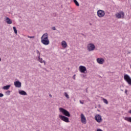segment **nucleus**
<instances>
[{"mask_svg": "<svg viewBox=\"0 0 131 131\" xmlns=\"http://www.w3.org/2000/svg\"><path fill=\"white\" fill-rule=\"evenodd\" d=\"M41 42L45 46H49L50 45V40L49 39V34L45 33L41 37Z\"/></svg>", "mask_w": 131, "mask_h": 131, "instance_id": "f257e3e1", "label": "nucleus"}, {"mask_svg": "<svg viewBox=\"0 0 131 131\" xmlns=\"http://www.w3.org/2000/svg\"><path fill=\"white\" fill-rule=\"evenodd\" d=\"M116 17L117 19H124V12L123 11H120L115 14Z\"/></svg>", "mask_w": 131, "mask_h": 131, "instance_id": "f03ea898", "label": "nucleus"}, {"mask_svg": "<svg viewBox=\"0 0 131 131\" xmlns=\"http://www.w3.org/2000/svg\"><path fill=\"white\" fill-rule=\"evenodd\" d=\"M59 111H60V112H61V113H62V114H63V115H64L65 116H67L68 117H70V113H69V112H68V111L62 107H60Z\"/></svg>", "mask_w": 131, "mask_h": 131, "instance_id": "7ed1b4c3", "label": "nucleus"}, {"mask_svg": "<svg viewBox=\"0 0 131 131\" xmlns=\"http://www.w3.org/2000/svg\"><path fill=\"white\" fill-rule=\"evenodd\" d=\"M94 119L98 123H101L102 121H103V119H102V116L99 114H97L95 117Z\"/></svg>", "mask_w": 131, "mask_h": 131, "instance_id": "20e7f679", "label": "nucleus"}, {"mask_svg": "<svg viewBox=\"0 0 131 131\" xmlns=\"http://www.w3.org/2000/svg\"><path fill=\"white\" fill-rule=\"evenodd\" d=\"M124 79L126 81V82L129 84V85H131V78L127 74H125L124 75Z\"/></svg>", "mask_w": 131, "mask_h": 131, "instance_id": "39448f33", "label": "nucleus"}, {"mask_svg": "<svg viewBox=\"0 0 131 131\" xmlns=\"http://www.w3.org/2000/svg\"><path fill=\"white\" fill-rule=\"evenodd\" d=\"M87 49L89 52H92L96 49V47L95 46V45L93 43H89L87 46Z\"/></svg>", "mask_w": 131, "mask_h": 131, "instance_id": "423d86ee", "label": "nucleus"}, {"mask_svg": "<svg viewBox=\"0 0 131 131\" xmlns=\"http://www.w3.org/2000/svg\"><path fill=\"white\" fill-rule=\"evenodd\" d=\"M80 120L81 123H82L83 124H86V118L83 114H80Z\"/></svg>", "mask_w": 131, "mask_h": 131, "instance_id": "0eeeda50", "label": "nucleus"}, {"mask_svg": "<svg viewBox=\"0 0 131 131\" xmlns=\"http://www.w3.org/2000/svg\"><path fill=\"white\" fill-rule=\"evenodd\" d=\"M59 118H60L61 120H62V121H64V122H67V123L70 122L69 118H68L65 116L59 115Z\"/></svg>", "mask_w": 131, "mask_h": 131, "instance_id": "6e6552de", "label": "nucleus"}, {"mask_svg": "<svg viewBox=\"0 0 131 131\" xmlns=\"http://www.w3.org/2000/svg\"><path fill=\"white\" fill-rule=\"evenodd\" d=\"M97 15L98 17H99V18H103V17L105 16V11L102 10H98Z\"/></svg>", "mask_w": 131, "mask_h": 131, "instance_id": "1a4fd4ad", "label": "nucleus"}, {"mask_svg": "<svg viewBox=\"0 0 131 131\" xmlns=\"http://www.w3.org/2000/svg\"><path fill=\"white\" fill-rule=\"evenodd\" d=\"M79 70L81 73H85V71H86V68L83 66H80L79 67Z\"/></svg>", "mask_w": 131, "mask_h": 131, "instance_id": "9d476101", "label": "nucleus"}, {"mask_svg": "<svg viewBox=\"0 0 131 131\" xmlns=\"http://www.w3.org/2000/svg\"><path fill=\"white\" fill-rule=\"evenodd\" d=\"M96 61L98 64H104V62H105V60L103 59V58H98L96 59Z\"/></svg>", "mask_w": 131, "mask_h": 131, "instance_id": "9b49d317", "label": "nucleus"}, {"mask_svg": "<svg viewBox=\"0 0 131 131\" xmlns=\"http://www.w3.org/2000/svg\"><path fill=\"white\" fill-rule=\"evenodd\" d=\"M14 85L15 88H21V82L18 81L14 82Z\"/></svg>", "mask_w": 131, "mask_h": 131, "instance_id": "f8f14e48", "label": "nucleus"}, {"mask_svg": "<svg viewBox=\"0 0 131 131\" xmlns=\"http://www.w3.org/2000/svg\"><path fill=\"white\" fill-rule=\"evenodd\" d=\"M61 46L62 48H64V49H66V48H67V43L65 41H62L61 42Z\"/></svg>", "mask_w": 131, "mask_h": 131, "instance_id": "ddd939ff", "label": "nucleus"}, {"mask_svg": "<svg viewBox=\"0 0 131 131\" xmlns=\"http://www.w3.org/2000/svg\"><path fill=\"white\" fill-rule=\"evenodd\" d=\"M38 61L40 63H43L44 65H46V61L42 60V58H40V56H38Z\"/></svg>", "mask_w": 131, "mask_h": 131, "instance_id": "4468645a", "label": "nucleus"}, {"mask_svg": "<svg viewBox=\"0 0 131 131\" xmlns=\"http://www.w3.org/2000/svg\"><path fill=\"white\" fill-rule=\"evenodd\" d=\"M6 21L7 24H12V21L11 20V19H10V18L9 17L6 18Z\"/></svg>", "mask_w": 131, "mask_h": 131, "instance_id": "2eb2a0df", "label": "nucleus"}, {"mask_svg": "<svg viewBox=\"0 0 131 131\" xmlns=\"http://www.w3.org/2000/svg\"><path fill=\"white\" fill-rule=\"evenodd\" d=\"M19 94L20 95H21L22 96H26V95H27V93L25 91H19Z\"/></svg>", "mask_w": 131, "mask_h": 131, "instance_id": "dca6fc26", "label": "nucleus"}, {"mask_svg": "<svg viewBox=\"0 0 131 131\" xmlns=\"http://www.w3.org/2000/svg\"><path fill=\"white\" fill-rule=\"evenodd\" d=\"M11 88V85H7L3 87V90H8Z\"/></svg>", "mask_w": 131, "mask_h": 131, "instance_id": "f3484780", "label": "nucleus"}, {"mask_svg": "<svg viewBox=\"0 0 131 131\" xmlns=\"http://www.w3.org/2000/svg\"><path fill=\"white\" fill-rule=\"evenodd\" d=\"M125 120H126V121H128V122H130L131 123V117H126L125 118Z\"/></svg>", "mask_w": 131, "mask_h": 131, "instance_id": "a211bd4d", "label": "nucleus"}, {"mask_svg": "<svg viewBox=\"0 0 131 131\" xmlns=\"http://www.w3.org/2000/svg\"><path fill=\"white\" fill-rule=\"evenodd\" d=\"M74 3H75V4L76 6H77V7H79V3H78L77 1L74 0Z\"/></svg>", "mask_w": 131, "mask_h": 131, "instance_id": "6ab92c4d", "label": "nucleus"}, {"mask_svg": "<svg viewBox=\"0 0 131 131\" xmlns=\"http://www.w3.org/2000/svg\"><path fill=\"white\" fill-rule=\"evenodd\" d=\"M13 29L14 31V33H15V34H17L18 33V31H17V29H16V27H13Z\"/></svg>", "mask_w": 131, "mask_h": 131, "instance_id": "aec40b11", "label": "nucleus"}, {"mask_svg": "<svg viewBox=\"0 0 131 131\" xmlns=\"http://www.w3.org/2000/svg\"><path fill=\"white\" fill-rule=\"evenodd\" d=\"M103 101L105 103V104H108V101L107 100V99L103 98Z\"/></svg>", "mask_w": 131, "mask_h": 131, "instance_id": "412c9836", "label": "nucleus"}, {"mask_svg": "<svg viewBox=\"0 0 131 131\" xmlns=\"http://www.w3.org/2000/svg\"><path fill=\"white\" fill-rule=\"evenodd\" d=\"M6 95H7V96H10V94H11V91H7L5 93Z\"/></svg>", "mask_w": 131, "mask_h": 131, "instance_id": "4be33fe9", "label": "nucleus"}, {"mask_svg": "<svg viewBox=\"0 0 131 131\" xmlns=\"http://www.w3.org/2000/svg\"><path fill=\"white\" fill-rule=\"evenodd\" d=\"M64 96L66 97L67 99H69V95L67 94V93H64Z\"/></svg>", "mask_w": 131, "mask_h": 131, "instance_id": "5701e85b", "label": "nucleus"}, {"mask_svg": "<svg viewBox=\"0 0 131 131\" xmlns=\"http://www.w3.org/2000/svg\"><path fill=\"white\" fill-rule=\"evenodd\" d=\"M36 53H37V54H38V56H39V57H40V52H39V51L38 50L36 51Z\"/></svg>", "mask_w": 131, "mask_h": 131, "instance_id": "b1692460", "label": "nucleus"}, {"mask_svg": "<svg viewBox=\"0 0 131 131\" xmlns=\"http://www.w3.org/2000/svg\"><path fill=\"white\" fill-rule=\"evenodd\" d=\"M28 38H34V36H28Z\"/></svg>", "mask_w": 131, "mask_h": 131, "instance_id": "393cba45", "label": "nucleus"}, {"mask_svg": "<svg viewBox=\"0 0 131 131\" xmlns=\"http://www.w3.org/2000/svg\"><path fill=\"white\" fill-rule=\"evenodd\" d=\"M4 97V94L0 93V97Z\"/></svg>", "mask_w": 131, "mask_h": 131, "instance_id": "a878e982", "label": "nucleus"}, {"mask_svg": "<svg viewBox=\"0 0 131 131\" xmlns=\"http://www.w3.org/2000/svg\"><path fill=\"white\" fill-rule=\"evenodd\" d=\"M53 30H56V28L55 27H53L52 28Z\"/></svg>", "mask_w": 131, "mask_h": 131, "instance_id": "bb28decb", "label": "nucleus"}, {"mask_svg": "<svg viewBox=\"0 0 131 131\" xmlns=\"http://www.w3.org/2000/svg\"><path fill=\"white\" fill-rule=\"evenodd\" d=\"M125 93H126V95H127V90H125Z\"/></svg>", "mask_w": 131, "mask_h": 131, "instance_id": "cd10ccee", "label": "nucleus"}, {"mask_svg": "<svg viewBox=\"0 0 131 131\" xmlns=\"http://www.w3.org/2000/svg\"><path fill=\"white\" fill-rule=\"evenodd\" d=\"M80 104H83V102H81V100H80Z\"/></svg>", "mask_w": 131, "mask_h": 131, "instance_id": "c85d7f7f", "label": "nucleus"}, {"mask_svg": "<svg viewBox=\"0 0 131 131\" xmlns=\"http://www.w3.org/2000/svg\"><path fill=\"white\" fill-rule=\"evenodd\" d=\"M73 78H74V80H75V75H74Z\"/></svg>", "mask_w": 131, "mask_h": 131, "instance_id": "c756f323", "label": "nucleus"}, {"mask_svg": "<svg viewBox=\"0 0 131 131\" xmlns=\"http://www.w3.org/2000/svg\"><path fill=\"white\" fill-rule=\"evenodd\" d=\"M128 113H130V114H131V110L128 111Z\"/></svg>", "mask_w": 131, "mask_h": 131, "instance_id": "7c9ffc66", "label": "nucleus"}, {"mask_svg": "<svg viewBox=\"0 0 131 131\" xmlns=\"http://www.w3.org/2000/svg\"><path fill=\"white\" fill-rule=\"evenodd\" d=\"M49 97H50L51 98H52V95L50 94V95H49Z\"/></svg>", "mask_w": 131, "mask_h": 131, "instance_id": "2f4dec72", "label": "nucleus"}, {"mask_svg": "<svg viewBox=\"0 0 131 131\" xmlns=\"http://www.w3.org/2000/svg\"><path fill=\"white\" fill-rule=\"evenodd\" d=\"M0 61H2V59H1V58H0Z\"/></svg>", "mask_w": 131, "mask_h": 131, "instance_id": "473e14b6", "label": "nucleus"}]
</instances>
